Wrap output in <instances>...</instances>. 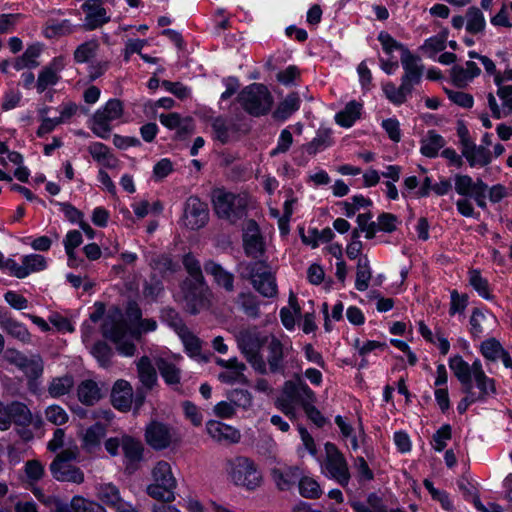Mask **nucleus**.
Listing matches in <instances>:
<instances>
[{
    "label": "nucleus",
    "instance_id": "1",
    "mask_svg": "<svg viewBox=\"0 0 512 512\" xmlns=\"http://www.w3.org/2000/svg\"><path fill=\"white\" fill-rule=\"evenodd\" d=\"M129 333L127 322L123 319L121 313L109 314L105 317L102 324V335L116 345L117 351L124 356H133L136 351L134 343L129 338L139 339L140 330Z\"/></svg>",
    "mask_w": 512,
    "mask_h": 512
},
{
    "label": "nucleus",
    "instance_id": "2",
    "mask_svg": "<svg viewBox=\"0 0 512 512\" xmlns=\"http://www.w3.org/2000/svg\"><path fill=\"white\" fill-rule=\"evenodd\" d=\"M228 478L237 486L255 490L262 483V474L255 462L245 456H235L225 461Z\"/></svg>",
    "mask_w": 512,
    "mask_h": 512
},
{
    "label": "nucleus",
    "instance_id": "3",
    "mask_svg": "<svg viewBox=\"0 0 512 512\" xmlns=\"http://www.w3.org/2000/svg\"><path fill=\"white\" fill-rule=\"evenodd\" d=\"M240 277L251 282L253 288L262 296L273 298L278 293L276 279L265 261L241 263Z\"/></svg>",
    "mask_w": 512,
    "mask_h": 512
},
{
    "label": "nucleus",
    "instance_id": "4",
    "mask_svg": "<svg viewBox=\"0 0 512 512\" xmlns=\"http://www.w3.org/2000/svg\"><path fill=\"white\" fill-rule=\"evenodd\" d=\"M269 337H263L256 327L243 328L236 333V341L242 354L260 374H266V362L260 354L261 347Z\"/></svg>",
    "mask_w": 512,
    "mask_h": 512
},
{
    "label": "nucleus",
    "instance_id": "5",
    "mask_svg": "<svg viewBox=\"0 0 512 512\" xmlns=\"http://www.w3.org/2000/svg\"><path fill=\"white\" fill-rule=\"evenodd\" d=\"M236 101L248 114L259 117L270 111L273 96L264 84L252 83L239 92Z\"/></svg>",
    "mask_w": 512,
    "mask_h": 512
},
{
    "label": "nucleus",
    "instance_id": "6",
    "mask_svg": "<svg viewBox=\"0 0 512 512\" xmlns=\"http://www.w3.org/2000/svg\"><path fill=\"white\" fill-rule=\"evenodd\" d=\"M79 456L77 446L70 447L59 452L50 464V472L54 479L61 482L82 484L84 482L83 471L72 464Z\"/></svg>",
    "mask_w": 512,
    "mask_h": 512
},
{
    "label": "nucleus",
    "instance_id": "7",
    "mask_svg": "<svg viewBox=\"0 0 512 512\" xmlns=\"http://www.w3.org/2000/svg\"><path fill=\"white\" fill-rule=\"evenodd\" d=\"M152 476L154 483L147 487L148 495L157 500L172 502L175 499L176 479L170 464L165 461L158 462L152 470Z\"/></svg>",
    "mask_w": 512,
    "mask_h": 512
},
{
    "label": "nucleus",
    "instance_id": "8",
    "mask_svg": "<svg viewBox=\"0 0 512 512\" xmlns=\"http://www.w3.org/2000/svg\"><path fill=\"white\" fill-rule=\"evenodd\" d=\"M213 202L216 214L230 223H235L246 215V195L219 192L215 195Z\"/></svg>",
    "mask_w": 512,
    "mask_h": 512
},
{
    "label": "nucleus",
    "instance_id": "9",
    "mask_svg": "<svg viewBox=\"0 0 512 512\" xmlns=\"http://www.w3.org/2000/svg\"><path fill=\"white\" fill-rule=\"evenodd\" d=\"M212 130L214 139L221 144H227L237 141L242 135L249 132V125L239 118L217 117L212 120Z\"/></svg>",
    "mask_w": 512,
    "mask_h": 512
},
{
    "label": "nucleus",
    "instance_id": "10",
    "mask_svg": "<svg viewBox=\"0 0 512 512\" xmlns=\"http://www.w3.org/2000/svg\"><path fill=\"white\" fill-rule=\"evenodd\" d=\"M208 287L205 279H186L181 285L182 298L185 309L190 314H197L206 305Z\"/></svg>",
    "mask_w": 512,
    "mask_h": 512
},
{
    "label": "nucleus",
    "instance_id": "11",
    "mask_svg": "<svg viewBox=\"0 0 512 512\" xmlns=\"http://www.w3.org/2000/svg\"><path fill=\"white\" fill-rule=\"evenodd\" d=\"M122 114V102L118 99H110L103 109L94 114L91 127L93 133L102 139L108 138L112 129L110 122L119 119Z\"/></svg>",
    "mask_w": 512,
    "mask_h": 512
},
{
    "label": "nucleus",
    "instance_id": "12",
    "mask_svg": "<svg viewBox=\"0 0 512 512\" xmlns=\"http://www.w3.org/2000/svg\"><path fill=\"white\" fill-rule=\"evenodd\" d=\"M326 461L325 469L329 475L341 486H346L350 480V473L346 459L338 448L330 442L325 444Z\"/></svg>",
    "mask_w": 512,
    "mask_h": 512
},
{
    "label": "nucleus",
    "instance_id": "13",
    "mask_svg": "<svg viewBox=\"0 0 512 512\" xmlns=\"http://www.w3.org/2000/svg\"><path fill=\"white\" fill-rule=\"evenodd\" d=\"M209 219V210L206 203L196 196L189 197L185 204L181 222L190 230H198L206 225Z\"/></svg>",
    "mask_w": 512,
    "mask_h": 512
},
{
    "label": "nucleus",
    "instance_id": "14",
    "mask_svg": "<svg viewBox=\"0 0 512 512\" xmlns=\"http://www.w3.org/2000/svg\"><path fill=\"white\" fill-rule=\"evenodd\" d=\"M266 344L267 356L265 362L269 366V371L284 375L286 369L285 358L289 355L291 348L285 347L276 336L269 337Z\"/></svg>",
    "mask_w": 512,
    "mask_h": 512
},
{
    "label": "nucleus",
    "instance_id": "15",
    "mask_svg": "<svg viewBox=\"0 0 512 512\" xmlns=\"http://www.w3.org/2000/svg\"><path fill=\"white\" fill-rule=\"evenodd\" d=\"M174 433L172 429L161 422H151L145 430L147 443L156 450H162L170 446Z\"/></svg>",
    "mask_w": 512,
    "mask_h": 512
},
{
    "label": "nucleus",
    "instance_id": "16",
    "mask_svg": "<svg viewBox=\"0 0 512 512\" xmlns=\"http://www.w3.org/2000/svg\"><path fill=\"white\" fill-rule=\"evenodd\" d=\"M122 451L124 454L125 471L128 474L134 473L143 460L144 446L140 440L131 436H123Z\"/></svg>",
    "mask_w": 512,
    "mask_h": 512
},
{
    "label": "nucleus",
    "instance_id": "17",
    "mask_svg": "<svg viewBox=\"0 0 512 512\" xmlns=\"http://www.w3.org/2000/svg\"><path fill=\"white\" fill-rule=\"evenodd\" d=\"M420 62L421 59L412 54L409 49L403 50L401 63L405 73L401 78L402 82L411 85V87L420 83L424 71V66Z\"/></svg>",
    "mask_w": 512,
    "mask_h": 512
},
{
    "label": "nucleus",
    "instance_id": "18",
    "mask_svg": "<svg viewBox=\"0 0 512 512\" xmlns=\"http://www.w3.org/2000/svg\"><path fill=\"white\" fill-rule=\"evenodd\" d=\"M82 9L86 13L84 23L86 30H94L110 21L101 0H87L82 5Z\"/></svg>",
    "mask_w": 512,
    "mask_h": 512
},
{
    "label": "nucleus",
    "instance_id": "19",
    "mask_svg": "<svg viewBox=\"0 0 512 512\" xmlns=\"http://www.w3.org/2000/svg\"><path fill=\"white\" fill-rule=\"evenodd\" d=\"M449 367L461 383L462 392H469L473 388L474 362L469 365L461 356L456 355L450 358Z\"/></svg>",
    "mask_w": 512,
    "mask_h": 512
},
{
    "label": "nucleus",
    "instance_id": "20",
    "mask_svg": "<svg viewBox=\"0 0 512 512\" xmlns=\"http://www.w3.org/2000/svg\"><path fill=\"white\" fill-rule=\"evenodd\" d=\"M10 417L11 424L17 426H30L34 425L35 428H40L42 419L40 416H33L30 409L22 402H10Z\"/></svg>",
    "mask_w": 512,
    "mask_h": 512
},
{
    "label": "nucleus",
    "instance_id": "21",
    "mask_svg": "<svg viewBox=\"0 0 512 512\" xmlns=\"http://www.w3.org/2000/svg\"><path fill=\"white\" fill-rule=\"evenodd\" d=\"M19 370H21L27 378L29 388L35 389L38 386V380L44 373V360L39 353L31 354L26 357V361H24Z\"/></svg>",
    "mask_w": 512,
    "mask_h": 512
},
{
    "label": "nucleus",
    "instance_id": "22",
    "mask_svg": "<svg viewBox=\"0 0 512 512\" xmlns=\"http://www.w3.org/2000/svg\"><path fill=\"white\" fill-rule=\"evenodd\" d=\"M111 401L120 411H128L133 403V390L129 382L117 380L112 388Z\"/></svg>",
    "mask_w": 512,
    "mask_h": 512
},
{
    "label": "nucleus",
    "instance_id": "23",
    "mask_svg": "<svg viewBox=\"0 0 512 512\" xmlns=\"http://www.w3.org/2000/svg\"><path fill=\"white\" fill-rule=\"evenodd\" d=\"M473 379L476 383L477 388L479 389V394L476 395V398L479 401H485L489 396L496 394L497 390L495 380L486 375L480 360L474 361Z\"/></svg>",
    "mask_w": 512,
    "mask_h": 512
},
{
    "label": "nucleus",
    "instance_id": "24",
    "mask_svg": "<svg viewBox=\"0 0 512 512\" xmlns=\"http://www.w3.org/2000/svg\"><path fill=\"white\" fill-rule=\"evenodd\" d=\"M204 270L207 274L213 276L214 281L227 292L234 291V275L224 269L220 264L213 260L204 263Z\"/></svg>",
    "mask_w": 512,
    "mask_h": 512
},
{
    "label": "nucleus",
    "instance_id": "25",
    "mask_svg": "<svg viewBox=\"0 0 512 512\" xmlns=\"http://www.w3.org/2000/svg\"><path fill=\"white\" fill-rule=\"evenodd\" d=\"M206 430L218 442L237 443L240 439V434L236 429L219 421H208Z\"/></svg>",
    "mask_w": 512,
    "mask_h": 512
},
{
    "label": "nucleus",
    "instance_id": "26",
    "mask_svg": "<svg viewBox=\"0 0 512 512\" xmlns=\"http://www.w3.org/2000/svg\"><path fill=\"white\" fill-rule=\"evenodd\" d=\"M106 434V428L102 423H95L87 428L82 438V448L87 453H95L101 448V440Z\"/></svg>",
    "mask_w": 512,
    "mask_h": 512
},
{
    "label": "nucleus",
    "instance_id": "27",
    "mask_svg": "<svg viewBox=\"0 0 512 512\" xmlns=\"http://www.w3.org/2000/svg\"><path fill=\"white\" fill-rule=\"evenodd\" d=\"M88 152L92 158L106 168H116L118 159L111 153L108 146L101 142H93L88 146Z\"/></svg>",
    "mask_w": 512,
    "mask_h": 512
},
{
    "label": "nucleus",
    "instance_id": "28",
    "mask_svg": "<svg viewBox=\"0 0 512 512\" xmlns=\"http://www.w3.org/2000/svg\"><path fill=\"white\" fill-rule=\"evenodd\" d=\"M138 378L146 390H151L157 382L156 369L147 356H143L137 362Z\"/></svg>",
    "mask_w": 512,
    "mask_h": 512
},
{
    "label": "nucleus",
    "instance_id": "29",
    "mask_svg": "<svg viewBox=\"0 0 512 512\" xmlns=\"http://www.w3.org/2000/svg\"><path fill=\"white\" fill-rule=\"evenodd\" d=\"M79 401L87 406L94 405L101 398L100 388L93 380L82 381L77 388Z\"/></svg>",
    "mask_w": 512,
    "mask_h": 512
},
{
    "label": "nucleus",
    "instance_id": "30",
    "mask_svg": "<svg viewBox=\"0 0 512 512\" xmlns=\"http://www.w3.org/2000/svg\"><path fill=\"white\" fill-rule=\"evenodd\" d=\"M413 87L401 81V85L396 87L394 83L388 82L383 85V91L387 99L395 105H401L406 102L407 95L411 94Z\"/></svg>",
    "mask_w": 512,
    "mask_h": 512
},
{
    "label": "nucleus",
    "instance_id": "31",
    "mask_svg": "<svg viewBox=\"0 0 512 512\" xmlns=\"http://www.w3.org/2000/svg\"><path fill=\"white\" fill-rule=\"evenodd\" d=\"M58 512H106V510L97 502L74 496L70 506H63Z\"/></svg>",
    "mask_w": 512,
    "mask_h": 512
},
{
    "label": "nucleus",
    "instance_id": "32",
    "mask_svg": "<svg viewBox=\"0 0 512 512\" xmlns=\"http://www.w3.org/2000/svg\"><path fill=\"white\" fill-rule=\"evenodd\" d=\"M362 104L356 101H350L345 108L335 116L336 122L343 127H351L353 123L360 118Z\"/></svg>",
    "mask_w": 512,
    "mask_h": 512
},
{
    "label": "nucleus",
    "instance_id": "33",
    "mask_svg": "<svg viewBox=\"0 0 512 512\" xmlns=\"http://www.w3.org/2000/svg\"><path fill=\"white\" fill-rule=\"evenodd\" d=\"M42 47L40 44H33L27 47L22 56L16 58L14 68L22 70L24 68H35L39 65L37 58L41 54Z\"/></svg>",
    "mask_w": 512,
    "mask_h": 512
},
{
    "label": "nucleus",
    "instance_id": "34",
    "mask_svg": "<svg viewBox=\"0 0 512 512\" xmlns=\"http://www.w3.org/2000/svg\"><path fill=\"white\" fill-rule=\"evenodd\" d=\"M74 386L73 376L66 374L52 379L48 386V393L53 398H58L68 394Z\"/></svg>",
    "mask_w": 512,
    "mask_h": 512
},
{
    "label": "nucleus",
    "instance_id": "35",
    "mask_svg": "<svg viewBox=\"0 0 512 512\" xmlns=\"http://www.w3.org/2000/svg\"><path fill=\"white\" fill-rule=\"evenodd\" d=\"M300 106V98L297 93H290L273 113V117L277 120H285L292 113L297 111Z\"/></svg>",
    "mask_w": 512,
    "mask_h": 512
},
{
    "label": "nucleus",
    "instance_id": "36",
    "mask_svg": "<svg viewBox=\"0 0 512 512\" xmlns=\"http://www.w3.org/2000/svg\"><path fill=\"white\" fill-rule=\"evenodd\" d=\"M445 145L443 137L435 131H429L427 137L421 141V153L433 158L437 156L438 151Z\"/></svg>",
    "mask_w": 512,
    "mask_h": 512
},
{
    "label": "nucleus",
    "instance_id": "37",
    "mask_svg": "<svg viewBox=\"0 0 512 512\" xmlns=\"http://www.w3.org/2000/svg\"><path fill=\"white\" fill-rule=\"evenodd\" d=\"M237 304L248 317L256 319L260 316L259 301L253 293H240L237 297Z\"/></svg>",
    "mask_w": 512,
    "mask_h": 512
},
{
    "label": "nucleus",
    "instance_id": "38",
    "mask_svg": "<svg viewBox=\"0 0 512 512\" xmlns=\"http://www.w3.org/2000/svg\"><path fill=\"white\" fill-rule=\"evenodd\" d=\"M466 30L471 34H477L485 29V18L478 7H470L466 12Z\"/></svg>",
    "mask_w": 512,
    "mask_h": 512
},
{
    "label": "nucleus",
    "instance_id": "39",
    "mask_svg": "<svg viewBox=\"0 0 512 512\" xmlns=\"http://www.w3.org/2000/svg\"><path fill=\"white\" fill-rule=\"evenodd\" d=\"M156 366L167 384L174 385L180 382V370L172 362L159 358L156 360Z\"/></svg>",
    "mask_w": 512,
    "mask_h": 512
},
{
    "label": "nucleus",
    "instance_id": "40",
    "mask_svg": "<svg viewBox=\"0 0 512 512\" xmlns=\"http://www.w3.org/2000/svg\"><path fill=\"white\" fill-rule=\"evenodd\" d=\"M98 497L106 505L116 509L123 500L118 488L112 484H103L98 489Z\"/></svg>",
    "mask_w": 512,
    "mask_h": 512
},
{
    "label": "nucleus",
    "instance_id": "41",
    "mask_svg": "<svg viewBox=\"0 0 512 512\" xmlns=\"http://www.w3.org/2000/svg\"><path fill=\"white\" fill-rule=\"evenodd\" d=\"M151 267L161 275L172 274L179 269V265L167 254L157 255L150 262Z\"/></svg>",
    "mask_w": 512,
    "mask_h": 512
},
{
    "label": "nucleus",
    "instance_id": "42",
    "mask_svg": "<svg viewBox=\"0 0 512 512\" xmlns=\"http://www.w3.org/2000/svg\"><path fill=\"white\" fill-rule=\"evenodd\" d=\"M371 270L367 258L359 259L357 264L355 287L359 291H365L369 286Z\"/></svg>",
    "mask_w": 512,
    "mask_h": 512
},
{
    "label": "nucleus",
    "instance_id": "43",
    "mask_svg": "<svg viewBox=\"0 0 512 512\" xmlns=\"http://www.w3.org/2000/svg\"><path fill=\"white\" fill-rule=\"evenodd\" d=\"M243 242L245 253L250 257L257 258L264 251L262 238L259 234L245 233Z\"/></svg>",
    "mask_w": 512,
    "mask_h": 512
},
{
    "label": "nucleus",
    "instance_id": "44",
    "mask_svg": "<svg viewBox=\"0 0 512 512\" xmlns=\"http://www.w3.org/2000/svg\"><path fill=\"white\" fill-rule=\"evenodd\" d=\"M99 48V44L95 40L87 41L79 45L74 51V60L77 63H85L90 61Z\"/></svg>",
    "mask_w": 512,
    "mask_h": 512
},
{
    "label": "nucleus",
    "instance_id": "45",
    "mask_svg": "<svg viewBox=\"0 0 512 512\" xmlns=\"http://www.w3.org/2000/svg\"><path fill=\"white\" fill-rule=\"evenodd\" d=\"M4 328L8 334L23 343H29L31 341V334L28 329L23 324L13 319L6 320L4 322Z\"/></svg>",
    "mask_w": 512,
    "mask_h": 512
},
{
    "label": "nucleus",
    "instance_id": "46",
    "mask_svg": "<svg viewBox=\"0 0 512 512\" xmlns=\"http://www.w3.org/2000/svg\"><path fill=\"white\" fill-rule=\"evenodd\" d=\"M465 158L471 166H485L491 162V152L483 146H475Z\"/></svg>",
    "mask_w": 512,
    "mask_h": 512
},
{
    "label": "nucleus",
    "instance_id": "47",
    "mask_svg": "<svg viewBox=\"0 0 512 512\" xmlns=\"http://www.w3.org/2000/svg\"><path fill=\"white\" fill-rule=\"evenodd\" d=\"M161 320L173 328L177 334L187 328L179 313L170 307H166L161 311Z\"/></svg>",
    "mask_w": 512,
    "mask_h": 512
},
{
    "label": "nucleus",
    "instance_id": "48",
    "mask_svg": "<svg viewBox=\"0 0 512 512\" xmlns=\"http://www.w3.org/2000/svg\"><path fill=\"white\" fill-rule=\"evenodd\" d=\"M71 32H72V27H71L69 20H63L61 22L51 20L47 23V26L45 28V35L48 38H54V37L68 35Z\"/></svg>",
    "mask_w": 512,
    "mask_h": 512
},
{
    "label": "nucleus",
    "instance_id": "49",
    "mask_svg": "<svg viewBox=\"0 0 512 512\" xmlns=\"http://www.w3.org/2000/svg\"><path fill=\"white\" fill-rule=\"evenodd\" d=\"M300 494L309 499H317L321 495L319 484L312 478L303 477L299 481Z\"/></svg>",
    "mask_w": 512,
    "mask_h": 512
},
{
    "label": "nucleus",
    "instance_id": "50",
    "mask_svg": "<svg viewBox=\"0 0 512 512\" xmlns=\"http://www.w3.org/2000/svg\"><path fill=\"white\" fill-rule=\"evenodd\" d=\"M480 350L487 360L495 362L499 359L503 347L498 340L490 338L481 344Z\"/></svg>",
    "mask_w": 512,
    "mask_h": 512
},
{
    "label": "nucleus",
    "instance_id": "51",
    "mask_svg": "<svg viewBox=\"0 0 512 512\" xmlns=\"http://www.w3.org/2000/svg\"><path fill=\"white\" fill-rule=\"evenodd\" d=\"M92 355L98 360L101 366H108L112 357V349L110 346L103 342H96L91 350Z\"/></svg>",
    "mask_w": 512,
    "mask_h": 512
},
{
    "label": "nucleus",
    "instance_id": "52",
    "mask_svg": "<svg viewBox=\"0 0 512 512\" xmlns=\"http://www.w3.org/2000/svg\"><path fill=\"white\" fill-rule=\"evenodd\" d=\"M469 282L471 286L485 299H491L488 289V282L484 279L478 270H472L469 273Z\"/></svg>",
    "mask_w": 512,
    "mask_h": 512
},
{
    "label": "nucleus",
    "instance_id": "53",
    "mask_svg": "<svg viewBox=\"0 0 512 512\" xmlns=\"http://www.w3.org/2000/svg\"><path fill=\"white\" fill-rule=\"evenodd\" d=\"M178 335L181 337L185 348L189 351L191 356H198L200 354L201 342L188 328H185Z\"/></svg>",
    "mask_w": 512,
    "mask_h": 512
},
{
    "label": "nucleus",
    "instance_id": "54",
    "mask_svg": "<svg viewBox=\"0 0 512 512\" xmlns=\"http://www.w3.org/2000/svg\"><path fill=\"white\" fill-rule=\"evenodd\" d=\"M229 401L237 407L247 409L252 404L251 394L244 389H234L228 393Z\"/></svg>",
    "mask_w": 512,
    "mask_h": 512
},
{
    "label": "nucleus",
    "instance_id": "55",
    "mask_svg": "<svg viewBox=\"0 0 512 512\" xmlns=\"http://www.w3.org/2000/svg\"><path fill=\"white\" fill-rule=\"evenodd\" d=\"M183 265L187 273L190 275V279H204L200 262L196 259V257L193 254L188 253L184 255Z\"/></svg>",
    "mask_w": 512,
    "mask_h": 512
},
{
    "label": "nucleus",
    "instance_id": "56",
    "mask_svg": "<svg viewBox=\"0 0 512 512\" xmlns=\"http://www.w3.org/2000/svg\"><path fill=\"white\" fill-rule=\"evenodd\" d=\"M59 80V76L54 71L43 68L38 75L37 90L39 93L44 92L49 86L55 85Z\"/></svg>",
    "mask_w": 512,
    "mask_h": 512
},
{
    "label": "nucleus",
    "instance_id": "57",
    "mask_svg": "<svg viewBox=\"0 0 512 512\" xmlns=\"http://www.w3.org/2000/svg\"><path fill=\"white\" fill-rule=\"evenodd\" d=\"M330 144V133L328 130L319 131L317 136L305 145L306 151L310 155L317 153L319 149L327 147Z\"/></svg>",
    "mask_w": 512,
    "mask_h": 512
},
{
    "label": "nucleus",
    "instance_id": "58",
    "mask_svg": "<svg viewBox=\"0 0 512 512\" xmlns=\"http://www.w3.org/2000/svg\"><path fill=\"white\" fill-rule=\"evenodd\" d=\"M45 416L49 422L58 426L68 421V414L58 405L49 406L45 411Z\"/></svg>",
    "mask_w": 512,
    "mask_h": 512
},
{
    "label": "nucleus",
    "instance_id": "59",
    "mask_svg": "<svg viewBox=\"0 0 512 512\" xmlns=\"http://www.w3.org/2000/svg\"><path fill=\"white\" fill-rule=\"evenodd\" d=\"M423 484L431 494L432 498L434 500L439 501L444 509L450 510L452 508V503L449 499L448 494L445 491H441L434 488L433 483L428 479H425L423 481Z\"/></svg>",
    "mask_w": 512,
    "mask_h": 512
},
{
    "label": "nucleus",
    "instance_id": "60",
    "mask_svg": "<svg viewBox=\"0 0 512 512\" xmlns=\"http://www.w3.org/2000/svg\"><path fill=\"white\" fill-rule=\"evenodd\" d=\"M24 267L28 271V275L32 272L41 271L46 267V260L42 255H27L22 260Z\"/></svg>",
    "mask_w": 512,
    "mask_h": 512
},
{
    "label": "nucleus",
    "instance_id": "61",
    "mask_svg": "<svg viewBox=\"0 0 512 512\" xmlns=\"http://www.w3.org/2000/svg\"><path fill=\"white\" fill-rule=\"evenodd\" d=\"M455 190L462 196H472L473 193V180L468 175L455 176Z\"/></svg>",
    "mask_w": 512,
    "mask_h": 512
},
{
    "label": "nucleus",
    "instance_id": "62",
    "mask_svg": "<svg viewBox=\"0 0 512 512\" xmlns=\"http://www.w3.org/2000/svg\"><path fill=\"white\" fill-rule=\"evenodd\" d=\"M378 40L387 54H391L394 50H401L402 55L403 50L407 49L404 45L394 40L387 32H381Z\"/></svg>",
    "mask_w": 512,
    "mask_h": 512
},
{
    "label": "nucleus",
    "instance_id": "63",
    "mask_svg": "<svg viewBox=\"0 0 512 512\" xmlns=\"http://www.w3.org/2000/svg\"><path fill=\"white\" fill-rule=\"evenodd\" d=\"M446 93L452 102L463 108H471L473 106V97L471 94L452 90H446Z\"/></svg>",
    "mask_w": 512,
    "mask_h": 512
},
{
    "label": "nucleus",
    "instance_id": "64",
    "mask_svg": "<svg viewBox=\"0 0 512 512\" xmlns=\"http://www.w3.org/2000/svg\"><path fill=\"white\" fill-rule=\"evenodd\" d=\"M182 407L185 417L189 419L194 426H200L202 424L203 417L196 405L190 401H184Z\"/></svg>",
    "mask_w": 512,
    "mask_h": 512
}]
</instances>
